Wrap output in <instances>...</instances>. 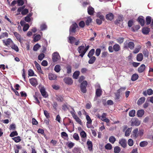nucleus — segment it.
<instances>
[{
  "label": "nucleus",
  "mask_w": 153,
  "mask_h": 153,
  "mask_svg": "<svg viewBox=\"0 0 153 153\" xmlns=\"http://www.w3.org/2000/svg\"><path fill=\"white\" fill-rule=\"evenodd\" d=\"M88 13L89 15H92L94 12V9L91 6H90L87 9Z\"/></svg>",
  "instance_id": "dca6fc26"
},
{
  "label": "nucleus",
  "mask_w": 153,
  "mask_h": 153,
  "mask_svg": "<svg viewBox=\"0 0 153 153\" xmlns=\"http://www.w3.org/2000/svg\"><path fill=\"white\" fill-rule=\"evenodd\" d=\"M74 139L76 140H78L79 139V137L77 133H75L73 136Z\"/></svg>",
  "instance_id": "0e129e2a"
},
{
  "label": "nucleus",
  "mask_w": 153,
  "mask_h": 153,
  "mask_svg": "<svg viewBox=\"0 0 153 153\" xmlns=\"http://www.w3.org/2000/svg\"><path fill=\"white\" fill-rule=\"evenodd\" d=\"M86 119L87 120V124H91L92 122V120L89 117V116L88 115H86ZM87 126L88 128H89L90 127H89L87 124Z\"/></svg>",
  "instance_id": "72a5a7b5"
},
{
  "label": "nucleus",
  "mask_w": 153,
  "mask_h": 153,
  "mask_svg": "<svg viewBox=\"0 0 153 153\" xmlns=\"http://www.w3.org/2000/svg\"><path fill=\"white\" fill-rule=\"evenodd\" d=\"M87 144L88 146V149L90 151L92 150L93 145L92 142L89 140H88L87 142Z\"/></svg>",
  "instance_id": "aec40b11"
},
{
  "label": "nucleus",
  "mask_w": 153,
  "mask_h": 153,
  "mask_svg": "<svg viewBox=\"0 0 153 153\" xmlns=\"http://www.w3.org/2000/svg\"><path fill=\"white\" fill-rule=\"evenodd\" d=\"M56 100L58 101L62 102L64 101V96L63 95H59L56 96Z\"/></svg>",
  "instance_id": "cd10ccee"
},
{
  "label": "nucleus",
  "mask_w": 153,
  "mask_h": 153,
  "mask_svg": "<svg viewBox=\"0 0 153 153\" xmlns=\"http://www.w3.org/2000/svg\"><path fill=\"white\" fill-rule=\"evenodd\" d=\"M52 59L53 62H55L58 61L60 59V56L58 53L55 52L53 53L52 55Z\"/></svg>",
  "instance_id": "0eeeda50"
},
{
  "label": "nucleus",
  "mask_w": 153,
  "mask_h": 153,
  "mask_svg": "<svg viewBox=\"0 0 153 153\" xmlns=\"http://www.w3.org/2000/svg\"><path fill=\"white\" fill-rule=\"evenodd\" d=\"M137 21L140 24L141 26H143L145 24V20L143 16H139L137 18Z\"/></svg>",
  "instance_id": "9b49d317"
},
{
  "label": "nucleus",
  "mask_w": 153,
  "mask_h": 153,
  "mask_svg": "<svg viewBox=\"0 0 153 153\" xmlns=\"http://www.w3.org/2000/svg\"><path fill=\"white\" fill-rule=\"evenodd\" d=\"M132 128H128L126 131L125 134V136L126 137L128 136L131 131Z\"/></svg>",
  "instance_id": "79ce46f5"
},
{
  "label": "nucleus",
  "mask_w": 153,
  "mask_h": 153,
  "mask_svg": "<svg viewBox=\"0 0 153 153\" xmlns=\"http://www.w3.org/2000/svg\"><path fill=\"white\" fill-rule=\"evenodd\" d=\"M140 27V26L139 25H134L132 27V31L133 32H135L139 30Z\"/></svg>",
  "instance_id": "ea45409f"
},
{
  "label": "nucleus",
  "mask_w": 153,
  "mask_h": 153,
  "mask_svg": "<svg viewBox=\"0 0 153 153\" xmlns=\"http://www.w3.org/2000/svg\"><path fill=\"white\" fill-rule=\"evenodd\" d=\"M121 150L120 148L118 146L115 147L114 148V152L115 153H119Z\"/></svg>",
  "instance_id": "de8ad7c7"
},
{
  "label": "nucleus",
  "mask_w": 153,
  "mask_h": 153,
  "mask_svg": "<svg viewBox=\"0 0 153 153\" xmlns=\"http://www.w3.org/2000/svg\"><path fill=\"white\" fill-rule=\"evenodd\" d=\"M105 148L107 150H110L112 148V146L109 143L107 144L105 146Z\"/></svg>",
  "instance_id": "6e6d98bb"
},
{
  "label": "nucleus",
  "mask_w": 153,
  "mask_h": 153,
  "mask_svg": "<svg viewBox=\"0 0 153 153\" xmlns=\"http://www.w3.org/2000/svg\"><path fill=\"white\" fill-rule=\"evenodd\" d=\"M28 12V10L27 9H25L21 12V14L23 15H25Z\"/></svg>",
  "instance_id": "774afa93"
},
{
  "label": "nucleus",
  "mask_w": 153,
  "mask_h": 153,
  "mask_svg": "<svg viewBox=\"0 0 153 153\" xmlns=\"http://www.w3.org/2000/svg\"><path fill=\"white\" fill-rule=\"evenodd\" d=\"M131 123V126H139L140 123V122L137 118H132L130 121Z\"/></svg>",
  "instance_id": "39448f33"
},
{
  "label": "nucleus",
  "mask_w": 153,
  "mask_h": 153,
  "mask_svg": "<svg viewBox=\"0 0 153 153\" xmlns=\"http://www.w3.org/2000/svg\"><path fill=\"white\" fill-rule=\"evenodd\" d=\"M34 63L35 64L36 67L38 71L42 74H43V71L41 70L40 65L36 61L34 62Z\"/></svg>",
  "instance_id": "5701e85b"
},
{
  "label": "nucleus",
  "mask_w": 153,
  "mask_h": 153,
  "mask_svg": "<svg viewBox=\"0 0 153 153\" xmlns=\"http://www.w3.org/2000/svg\"><path fill=\"white\" fill-rule=\"evenodd\" d=\"M95 52V49L93 48L91 50L88 52V56L89 58H90L91 57L93 56Z\"/></svg>",
  "instance_id": "2f4dec72"
},
{
  "label": "nucleus",
  "mask_w": 153,
  "mask_h": 153,
  "mask_svg": "<svg viewBox=\"0 0 153 153\" xmlns=\"http://www.w3.org/2000/svg\"><path fill=\"white\" fill-rule=\"evenodd\" d=\"M123 15H119L117 17V19L114 22L115 24L118 25L121 27H123Z\"/></svg>",
  "instance_id": "f03ea898"
},
{
  "label": "nucleus",
  "mask_w": 153,
  "mask_h": 153,
  "mask_svg": "<svg viewBox=\"0 0 153 153\" xmlns=\"http://www.w3.org/2000/svg\"><path fill=\"white\" fill-rule=\"evenodd\" d=\"M78 27V25L76 23L73 24L70 27L69 29L70 34L75 33L76 32V29Z\"/></svg>",
  "instance_id": "6e6552de"
},
{
  "label": "nucleus",
  "mask_w": 153,
  "mask_h": 153,
  "mask_svg": "<svg viewBox=\"0 0 153 153\" xmlns=\"http://www.w3.org/2000/svg\"><path fill=\"white\" fill-rule=\"evenodd\" d=\"M17 2L18 6H22L24 4V0H17Z\"/></svg>",
  "instance_id": "338daca9"
},
{
  "label": "nucleus",
  "mask_w": 153,
  "mask_h": 153,
  "mask_svg": "<svg viewBox=\"0 0 153 153\" xmlns=\"http://www.w3.org/2000/svg\"><path fill=\"white\" fill-rule=\"evenodd\" d=\"M44 113L47 119H49L50 117V114L46 110L44 111Z\"/></svg>",
  "instance_id": "680f3d73"
},
{
  "label": "nucleus",
  "mask_w": 153,
  "mask_h": 153,
  "mask_svg": "<svg viewBox=\"0 0 153 153\" xmlns=\"http://www.w3.org/2000/svg\"><path fill=\"white\" fill-rule=\"evenodd\" d=\"M148 144V142L146 141H143L141 142L140 143V146L141 147L146 146Z\"/></svg>",
  "instance_id": "3c124183"
},
{
  "label": "nucleus",
  "mask_w": 153,
  "mask_h": 153,
  "mask_svg": "<svg viewBox=\"0 0 153 153\" xmlns=\"http://www.w3.org/2000/svg\"><path fill=\"white\" fill-rule=\"evenodd\" d=\"M10 47L12 49L14 50L16 52H18L19 51V49L18 47L16 45L14 42L13 43V44H12Z\"/></svg>",
  "instance_id": "c9c22d12"
},
{
  "label": "nucleus",
  "mask_w": 153,
  "mask_h": 153,
  "mask_svg": "<svg viewBox=\"0 0 153 153\" xmlns=\"http://www.w3.org/2000/svg\"><path fill=\"white\" fill-rule=\"evenodd\" d=\"M81 149L79 147H75L72 150V152L74 153H80L81 152Z\"/></svg>",
  "instance_id": "e433bc0d"
},
{
  "label": "nucleus",
  "mask_w": 153,
  "mask_h": 153,
  "mask_svg": "<svg viewBox=\"0 0 153 153\" xmlns=\"http://www.w3.org/2000/svg\"><path fill=\"white\" fill-rule=\"evenodd\" d=\"M57 76L54 74L49 73L48 74V78L50 80H55L56 79Z\"/></svg>",
  "instance_id": "412c9836"
},
{
  "label": "nucleus",
  "mask_w": 153,
  "mask_h": 153,
  "mask_svg": "<svg viewBox=\"0 0 153 153\" xmlns=\"http://www.w3.org/2000/svg\"><path fill=\"white\" fill-rule=\"evenodd\" d=\"M119 143L121 146L123 148H125L126 146V141L125 139H122L120 140Z\"/></svg>",
  "instance_id": "a211bd4d"
},
{
  "label": "nucleus",
  "mask_w": 153,
  "mask_h": 153,
  "mask_svg": "<svg viewBox=\"0 0 153 153\" xmlns=\"http://www.w3.org/2000/svg\"><path fill=\"white\" fill-rule=\"evenodd\" d=\"M141 48V47L140 46H138L133 51V53H137L140 51Z\"/></svg>",
  "instance_id": "09e8293b"
},
{
  "label": "nucleus",
  "mask_w": 153,
  "mask_h": 153,
  "mask_svg": "<svg viewBox=\"0 0 153 153\" xmlns=\"http://www.w3.org/2000/svg\"><path fill=\"white\" fill-rule=\"evenodd\" d=\"M67 70V73L68 74H71V73L72 67L71 65H67L66 67Z\"/></svg>",
  "instance_id": "c03bdc74"
},
{
  "label": "nucleus",
  "mask_w": 153,
  "mask_h": 153,
  "mask_svg": "<svg viewBox=\"0 0 153 153\" xmlns=\"http://www.w3.org/2000/svg\"><path fill=\"white\" fill-rule=\"evenodd\" d=\"M135 45L134 42H129L128 43L124 44V48H130L131 50H132L134 47Z\"/></svg>",
  "instance_id": "1a4fd4ad"
},
{
  "label": "nucleus",
  "mask_w": 153,
  "mask_h": 153,
  "mask_svg": "<svg viewBox=\"0 0 153 153\" xmlns=\"http://www.w3.org/2000/svg\"><path fill=\"white\" fill-rule=\"evenodd\" d=\"M40 91L42 95L44 97L46 98L48 96V95L46 94V92L44 87H42L40 89Z\"/></svg>",
  "instance_id": "2eb2a0df"
},
{
  "label": "nucleus",
  "mask_w": 153,
  "mask_h": 153,
  "mask_svg": "<svg viewBox=\"0 0 153 153\" xmlns=\"http://www.w3.org/2000/svg\"><path fill=\"white\" fill-rule=\"evenodd\" d=\"M137 60L139 62L141 61L143 59V54L141 53H139L137 56Z\"/></svg>",
  "instance_id": "b1692460"
},
{
  "label": "nucleus",
  "mask_w": 153,
  "mask_h": 153,
  "mask_svg": "<svg viewBox=\"0 0 153 153\" xmlns=\"http://www.w3.org/2000/svg\"><path fill=\"white\" fill-rule=\"evenodd\" d=\"M41 39V36L40 35L38 34L35 36L34 38V41L35 42H37L39 41Z\"/></svg>",
  "instance_id": "bf43d9fd"
},
{
  "label": "nucleus",
  "mask_w": 153,
  "mask_h": 153,
  "mask_svg": "<svg viewBox=\"0 0 153 153\" xmlns=\"http://www.w3.org/2000/svg\"><path fill=\"white\" fill-rule=\"evenodd\" d=\"M89 47V45H87L85 48V47L82 45L79 46L77 49L78 52L79 53H80L79 56L82 57L88 50Z\"/></svg>",
  "instance_id": "f257e3e1"
},
{
  "label": "nucleus",
  "mask_w": 153,
  "mask_h": 153,
  "mask_svg": "<svg viewBox=\"0 0 153 153\" xmlns=\"http://www.w3.org/2000/svg\"><path fill=\"white\" fill-rule=\"evenodd\" d=\"M124 41V38L123 37L119 38L117 39V42L119 44L123 43Z\"/></svg>",
  "instance_id": "052dcab7"
},
{
  "label": "nucleus",
  "mask_w": 153,
  "mask_h": 153,
  "mask_svg": "<svg viewBox=\"0 0 153 153\" xmlns=\"http://www.w3.org/2000/svg\"><path fill=\"white\" fill-rule=\"evenodd\" d=\"M153 91L151 88L148 89L146 91H144L143 93V94L146 97L147 96V94L150 95L153 94Z\"/></svg>",
  "instance_id": "f8f14e48"
},
{
  "label": "nucleus",
  "mask_w": 153,
  "mask_h": 153,
  "mask_svg": "<svg viewBox=\"0 0 153 153\" xmlns=\"http://www.w3.org/2000/svg\"><path fill=\"white\" fill-rule=\"evenodd\" d=\"M62 109L64 111H66L69 109L68 105L67 104H65L62 106Z\"/></svg>",
  "instance_id": "864d4df0"
},
{
  "label": "nucleus",
  "mask_w": 153,
  "mask_h": 153,
  "mask_svg": "<svg viewBox=\"0 0 153 153\" xmlns=\"http://www.w3.org/2000/svg\"><path fill=\"white\" fill-rule=\"evenodd\" d=\"M146 66L144 64L141 65L138 69V71L139 73H142L145 70Z\"/></svg>",
  "instance_id": "6ab92c4d"
},
{
  "label": "nucleus",
  "mask_w": 153,
  "mask_h": 153,
  "mask_svg": "<svg viewBox=\"0 0 153 153\" xmlns=\"http://www.w3.org/2000/svg\"><path fill=\"white\" fill-rule=\"evenodd\" d=\"M97 17L100 18L101 20H104V16L101 14V13L100 12L97 13Z\"/></svg>",
  "instance_id": "8fccbe9b"
},
{
  "label": "nucleus",
  "mask_w": 153,
  "mask_h": 153,
  "mask_svg": "<svg viewBox=\"0 0 153 153\" xmlns=\"http://www.w3.org/2000/svg\"><path fill=\"white\" fill-rule=\"evenodd\" d=\"M47 28V26L45 24H42L40 26V29L42 30H43L46 29Z\"/></svg>",
  "instance_id": "e2e57ef3"
},
{
  "label": "nucleus",
  "mask_w": 153,
  "mask_h": 153,
  "mask_svg": "<svg viewBox=\"0 0 153 153\" xmlns=\"http://www.w3.org/2000/svg\"><path fill=\"white\" fill-rule=\"evenodd\" d=\"M41 46L39 44H36L34 46L33 48V50L34 51H36Z\"/></svg>",
  "instance_id": "603ef678"
},
{
  "label": "nucleus",
  "mask_w": 153,
  "mask_h": 153,
  "mask_svg": "<svg viewBox=\"0 0 153 153\" xmlns=\"http://www.w3.org/2000/svg\"><path fill=\"white\" fill-rule=\"evenodd\" d=\"M90 59L88 61V62L89 64H92L94 63L96 60V58L94 56L91 57L89 58Z\"/></svg>",
  "instance_id": "473e14b6"
},
{
  "label": "nucleus",
  "mask_w": 153,
  "mask_h": 153,
  "mask_svg": "<svg viewBox=\"0 0 153 153\" xmlns=\"http://www.w3.org/2000/svg\"><path fill=\"white\" fill-rule=\"evenodd\" d=\"M138 76L137 74H135L132 75L131 78V80L132 81H135L137 79Z\"/></svg>",
  "instance_id": "f704fd0d"
},
{
  "label": "nucleus",
  "mask_w": 153,
  "mask_h": 153,
  "mask_svg": "<svg viewBox=\"0 0 153 153\" xmlns=\"http://www.w3.org/2000/svg\"><path fill=\"white\" fill-rule=\"evenodd\" d=\"M116 140V138L114 136H111L109 138V141L112 144L114 143Z\"/></svg>",
  "instance_id": "37998d69"
},
{
  "label": "nucleus",
  "mask_w": 153,
  "mask_h": 153,
  "mask_svg": "<svg viewBox=\"0 0 153 153\" xmlns=\"http://www.w3.org/2000/svg\"><path fill=\"white\" fill-rule=\"evenodd\" d=\"M92 19L90 16L88 17L85 21V24L86 25L88 26L89 25L90 23L92 22Z\"/></svg>",
  "instance_id": "a18cd8bd"
},
{
  "label": "nucleus",
  "mask_w": 153,
  "mask_h": 153,
  "mask_svg": "<svg viewBox=\"0 0 153 153\" xmlns=\"http://www.w3.org/2000/svg\"><path fill=\"white\" fill-rule=\"evenodd\" d=\"M150 31V28L147 27H143L142 30L143 33L144 34H147Z\"/></svg>",
  "instance_id": "bb28decb"
},
{
  "label": "nucleus",
  "mask_w": 153,
  "mask_h": 153,
  "mask_svg": "<svg viewBox=\"0 0 153 153\" xmlns=\"http://www.w3.org/2000/svg\"><path fill=\"white\" fill-rule=\"evenodd\" d=\"M114 50L116 52L119 51L120 49V45L117 44H115L113 46Z\"/></svg>",
  "instance_id": "7c9ffc66"
},
{
  "label": "nucleus",
  "mask_w": 153,
  "mask_h": 153,
  "mask_svg": "<svg viewBox=\"0 0 153 153\" xmlns=\"http://www.w3.org/2000/svg\"><path fill=\"white\" fill-rule=\"evenodd\" d=\"M61 66L58 65H56L54 68V71L57 73L59 72L61 70Z\"/></svg>",
  "instance_id": "a19ab883"
},
{
  "label": "nucleus",
  "mask_w": 153,
  "mask_h": 153,
  "mask_svg": "<svg viewBox=\"0 0 153 153\" xmlns=\"http://www.w3.org/2000/svg\"><path fill=\"white\" fill-rule=\"evenodd\" d=\"M138 129L137 128L135 129L133 131L132 137L134 139L136 138L138 136Z\"/></svg>",
  "instance_id": "f3484780"
},
{
  "label": "nucleus",
  "mask_w": 153,
  "mask_h": 153,
  "mask_svg": "<svg viewBox=\"0 0 153 153\" xmlns=\"http://www.w3.org/2000/svg\"><path fill=\"white\" fill-rule=\"evenodd\" d=\"M13 139L16 143H18L21 140L19 136H17L13 138Z\"/></svg>",
  "instance_id": "5fc2aeb1"
},
{
  "label": "nucleus",
  "mask_w": 153,
  "mask_h": 153,
  "mask_svg": "<svg viewBox=\"0 0 153 153\" xmlns=\"http://www.w3.org/2000/svg\"><path fill=\"white\" fill-rule=\"evenodd\" d=\"M102 90L100 88H98L96 91V95L97 97H100L102 95Z\"/></svg>",
  "instance_id": "c85d7f7f"
},
{
  "label": "nucleus",
  "mask_w": 153,
  "mask_h": 153,
  "mask_svg": "<svg viewBox=\"0 0 153 153\" xmlns=\"http://www.w3.org/2000/svg\"><path fill=\"white\" fill-rule=\"evenodd\" d=\"M114 18V14L111 13H110L106 14V18L108 20L111 21Z\"/></svg>",
  "instance_id": "4468645a"
},
{
  "label": "nucleus",
  "mask_w": 153,
  "mask_h": 153,
  "mask_svg": "<svg viewBox=\"0 0 153 153\" xmlns=\"http://www.w3.org/2000/svg\"><path fill=\"white\" fill-rule=\"evenodd\" d=\"M144 113V111L143 110L141 109L138 110L137 112V116L139 117H141Z\"/></svg>",
  "instance_id": "a878e982"
},
{
  "label": "nucleus",
  "mask_w": 153,
  "mask_h": 153,
  "mask_svg": "<svg viewBox=\"0 0 153 153\" xmlns=\"http://www.w3.org/2000/svg\"><path fill=\"white\" fill-rule=\"evenodd\" d=\"M126 87H121L120 89L117 91V92L115 94V100H119L120 97V93L122 92V91H124L126 90Z\"/></svg>",
  "instance_id": "20e7f679"
},
{
  "label": "nucleus",
  "mask_w": 153,
  "mask_h": 153,
  "mask_svg": "<svg viewBox=\"0 0 153 153\" xmlns=\"http://www.w3.org/2000/svg\"><path fill=\"white\" fill-rule=\"evenodd\" d=\"M45 56V54L43 53H41L39 55L38 59L40 61H42L44 58Z\"/></svg>",
  "instance_id": "4d7b16f0"
},
{
  "label": "nucleus",
  "mask_w": 153,
  "mask_h": 153,
  "mask_svg": "<svg viewBox=\"0 0 153 153\" xmlns=\"http://www.w3.org/2000/svg\"><path fill=\"white\" fill-rule=\"evenodd\" d=\"M29 27V24H26L24 25L23 28V30L24 31H26L28 29Z\"/></svg>",
  "instance_id": "13d9d810"
},
{
  "label": "nucleus",
  "mask_w": 153,
  "mask_h": 153,
  "mask_svg": "<svg viewBox=\"0 0 153 153\" xmlns=\"http://www.w3.org/2000/svg\"><path fill=\"white\" fill-rule=\"evenodd\" d=\"M68 42L71 44H72L76 40V38L72 36H69Z\"/></svg>",
  "instance_id": "c756f323"
},
{
  "label": "nucleus",
  "mask_w": 153,
  "mask_h": 153,
  "mask_svg": "<svg viewBox=\"0 0 153 153\" xmlns=\"http://www.w3.org/2000/svg\"><path fill=\"white\" fill-rule=\"evenodd\" d=\"M30 82L33 86L36 87L38 84L37 82L36 79L32 78L29 79Z\"/></svg>",
  "instance_id": "ddd939ff"
},
{
  "label": "nucleus",
  "mask_w": 153,
  "mask_h": 153,
  "mask_svg": "<svg viewBox=\"0 0 153 153\" xmlns=\"http://www.w3.org/2000/svg\"><path fill=\"white\" fill-rule=\"evenodd\" d=\"M13 34L16 39L20 42L21 41V35L17 32H14Z\"/></svg>",
  "instance_id": "393cba45"
},
{
  "label": "nucleus",
  "mask_w": 153,
  "mask_h": 153,
  "mask_svg": "<svg viewBox=\"0 0 153 153\" xmlns=\"http://www.w3.org/2000/svg\"><path fill=\"white\" fill-rule=\"evenodd\" d=\"M18 134L17 132L16 131H13L10 133V136L11 137H13L15 136H17Z\"/></svg>",
  "instance_id": "69168bd1"
},
{
  "label": "nucleus",
  "mask_w": 153,
  "mask_h": 153,
  "mask_svg": "<svg viewBox=\"0 0 153 153\" xmlns=\"http://www.w3.org/2000/svg\"><path fill=\"white\" fill-rule=\"evenodd\" d=\"M2 42L4 45L6 46L10 47L13 42L10 38L7 39L6 40H2Z\"/></svg>",
  "instance_id": "423d86ee"
},
{
  "label": "nucleus",
  "mask_w": 153,
  "mask_h": 153,
  "mask_svg": "<svg viewBox=\"0 0 153 153\" xmlns=\"http://www.w3.org/2000/svg\"><path fill=\"white\" fill-rule=\"evenodd\" d=\"M146 98L144 97H142L140 98L137 102V104L138 105L142 104L145 101Z\"/></svg>",
  "instance_id": "4be33fe9"
},
{
  "label": "nucleus",
  "mask_w": 153,
  "mask_h": 153,
  "mask_svg": "<svg viewBox=\"0 0 153 153\" xmlns=\"http://www.w3.org/2000/svg\"><path fill=\"white\" fill-rule=\"evenodd\" d=\"M63 81L65 84L68 85H71L73 83L72 79L69 77L64 78Z\"/></svg>",
  "instance_id": "9d476101"
},
{
  "label": "nucleus",
  "mask_w": 153,
  "mask_h": 153,
  "mask_svg": "<svg viewBox=\"0 0 153 153\" xmlns=\"http://www.w3.org/2000/svg\"><path fill=\"white\" fill-rule=\"evenodd\" d=\"M87 85V82L85 80L83 81L80 84V90L83 93H85L87 92L86 87Z\"/></svg>",
  "instance_id": "7ed1b4c3"
},
{
  "label": "nucleus",
  "mask_w": 153,
  "mask_h": 153,
  "mask_svg": "<svg viewBox=\"0 0 153 153\" xmlns=\"http://www.w3.org/2000/svg\"><path fill=\"white\" fill-rule=\"evenodd\" d=\"M135 111L134 110L130 111L129 112V115L131 117H134L135 116Z\"/></svg>",
  "instance_id": "49530a36"
},
{
  "label": "nucleus",
  "mask_w": 153,
  "mask_h": 153,
  "mask_svg": "<svg viewBox=\"0 0 153 153\" xmlns=\"http://www.w3.org/2000/svg\"><path fill=\"white\" fill-rule=\"evenodd\" d=\"M80 72L79 71H75L73 74V76L74 79H77L79 75Z\"/></svg>",
  "instance_id": "4c0bfd02"
},
{
  "label": "nucleus",
  "mask_w": 153,
  "mask_h": 153,
  "mask_svg": "<svg viewBox=\"0 0 153 153\" xmlns=\"http://www.w3.org/2000/svg\"><path fill=\"white\" fill-rule=\"evenodd\" d=\"M152 17L150 16H147L146 19V24L147 25H149L151 22Z\"/></svg>",
  "instance_id": "58836bf2"
}]
</instances>
